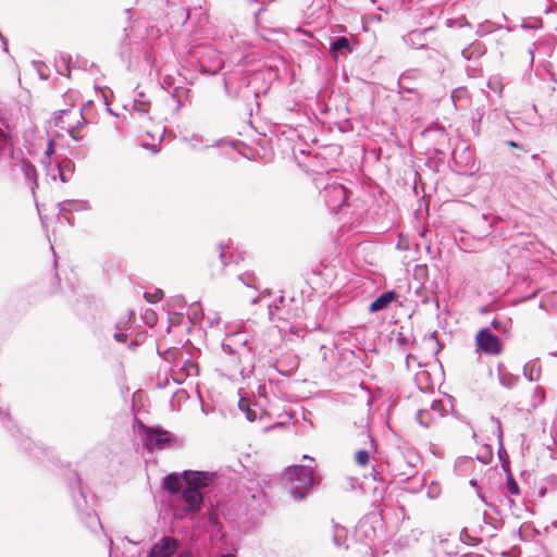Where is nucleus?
<instances>
[{
    "label": "nucleus",
    "instance_id": "nucleus-27",
    "mask_svg": "<svg viewBox=\"0 0 557 557\" xmlns=\"http://www.w3.org/2000/svg\"><path fill=\"white\" fill-rule=\"evenodd\" d=\"M221 557H235L233 554H224Z\"/></svg>",
    "mask_w": 557,
    "mask_h": 557
},
{
    "label": "nucleus",
    "instance_id": "nucleus-12",
    "mask_svg": "<svg viewBox=\"0 0 557 557\" xmlns=\"http://www.w3.org/2000/svg\"><path fill=\"white\" fill-rule=\"evenodd\" d=\"M355 461L361 467H364L370 461V454L366 449H360L355 455Z\"/></svg>",
    "mask_w": 557,
    "mask_h": 557
},
{
    "label": "nucleus",
    "instance_id": "nucleus-8",
    "mask_svg": "<svg viewBox=\"0 0 557 557\" xmlns=\"http://www.w3.org/2000/svg\"><path fill=\"white\" fill-rule=\"evenodd\" d=\"M398 298V295L394 290L383 293L369 306L370 312H375L387 308L394 300Z\"/></svg>",
    "mask_w": 557,
    "mask_h": 557
},
{
    "label": "nucleus",
    "instance_id": "nucleus-7",
    "mask_svg": "<svg viewBox=\"0 0 557 557\" xmlns=\"http://www.w3.org/2000/svg\"><path fill=\"white\" fill-rule=\"evenodd\" d=\"M149 448L162 449L170 442V433L162 430L151 429L147 433Z\"/></svg>",
    "mask_w": 557,
    "mask_h": 557
},
{
    "label": "nucleus",
    "instance_id": "nucleus-4",
    "mask_svg": "<svg viewBox=\"0 0 557 557\" xmlns=\"http://www.w3.org/2000/svg\"><path fill=\"white\" fill-rule=\"evenodd\" d=\"M214 476V473L211 472L184 471L182 473V479L185 485H188L198 491L209 486L213 482Z\"/></svg>",
    "mask_w": 557,
    "mask_h": 557
},
{
    "label": "nucleus",
    "instance_id": "nucleus-14",
    "mask_svg": "<svg viewBox=\"0 0 557 557\" xmlns=\"http://www.w3.org/2000/svg\"><path fill=\"white\" fill-rule=\"evenodd\" d=\"M417 418L419 422L424 426H429L432 423L430 412L426 409L419 410L417 413Z\"/></svg>",
    "mask_w": 557,
    "mask_h": 557
},
{
    "label": "nucleus",
    "instance_id": "nucleus-9",
    "mask_svg": "<svg viewBox=\"0 0 557 557\" xmlns=\"http://www.w3.org/2000/svg\"><path fill=\"white\" fill-rule=\"evenodd\" d=\"M184 484L185 483L182 476L180 478L176 474L168 475L163 482L164 490H166L171 494H176L181 490L183 491V488L185 487Z\"/></svg>",
    "mask_w": 557,
    "mask_h": 557
},
{
    "label": "nucleus",
    "instance_id": "nucleus-24",
    "mask_svg": "<svg viewBox=\"0 0 557 557\" xmlns=\"http://www.w3.org/2000/svg\"><path fill=\"white\" fill-rule=\"evenodd\" d=\"M467 428L470 430L471 436L475 438L476 434L473 432L472 428L467 425Z\"/></svg>",
    "mask_w": 557,
    "mask_h": 557
},
{
    "label": "nucleus",
    "instance_id": "nucleus-26",
    "mask_svg": "<svg viewBox=\"0 0 557 557\" xmlns=\"http://www.w3.org/2000/svg\"><path fill=\"white\" fill-rule=\"evenodd\" d=\"M302 459H305V460H311V461L313 460V459H312L311 457H309L308 455H304Z\"/></svg>",
    "mask_w": 557,
    "mask_h": 557
},
{
    "label": "nucleus",
    "instance_id": "nucleus-22",
    "mask_svg": "<svg viewBox=\"0 0 557 557\" xmlns=\"http://www.w3.org/2000/svg\"><path fill=\"white\" fill-rule=\"evenodd\" d=\"M508 146L511 147V148H518V144L516 141H512V140H509L508 141Z\"/></svg>",
    "mask_w": 557,
    "mask_h": 557
},
{
    "label": "nucleus",
    "instance_id": "nucleus-17",
    "mask_svg": "<svg viewBox=\"0 0 557 557\" xmlns=\"http://www.w3.org/2000/svg\"><path fill=\"white\" fill-rule=\"evenodd\" d=\"M213 255L220 259L221 268H224L226 265L224 250L221 247H218L214 249Z\"/></svg>",
    "mask_w": 557,
    "mask_h": 557
},
{
    "label": "nucleus",
    "instance_id": "nucleus-18",
    "mask_svg": "<svg viewBox=\"0 0 557 557\" xmlns=\"http://www.w3.org/2000/svg\"><path fill=\"white\" fill-rule=\"evenodd\" d=\"M508 491L512 495H518L520 493L519 486H518L517 482L513 479H510L508 481Z\"/></svg>",
    "mask_w": 557,
    "mask_h": 557
},
{
    "label": "nucleus",
    "instance_id": "nucleus-6",
    "mask_svg": "<svg viewBox=\"0 0 557 557\" xmlns=\"http://www.w3.org/2000/svg\"><path fill=\"white\" fill-rule=\"evenodd\" d=\"M182 498L187 504L186 510L188 512L194 513L200 511L203 503V495L200 491L185 485L182 491Z\"/></svg>",
    "mask_w": 557,
    "mask_h": 557
},
{
    "label": "nucleus",
    "instance_id": "nucleus-10",
    "mask_svg": "<svg viewBox=\"0 0 557 557\" xmlns=\"http://www.w3.org/2000/svg\"><path fill=\"white\" fill-rule=\"evenodd\" d=\"M349 50V41L346 37L337 38L331 46V53L334 59H337V51L339 50Z\"/></svg>",
    "mask_w": 557,
    "mask_h": 557
},
{
    "label": "nucleus",
    "instance_id": "nucleus-19",
    "mask_svg": "<svg viewBox=\"0 0 557 557\" xmlns=\"http://www.w3.org/2000/svg\"><path fill=\"white\" fill-rule=\"evenodd\" d=\"M53 151H54V141L52 139H50L48 141V146H47L45 153H46V156L49 157L53 153Z\"/></svg>",
    "mask_w": 557,
    "mask_h": 557
},
{
    "label": "nucleus",
    "instance_id": "nucleus-2",
    "mask_svg": "<svg viewBox=\"0 0 557 557\" xmlns=\"http://www.w3.org/2000/svg\"><path fill=\"white\" fill-rule=\"evenodd\" d=\"M54 124L60 129L69 132L74 140H79L84 137L82 128L86 125V120L79 110L73 109L71 106L67 109L59 110V114L54 116Z\"/></svg>",
    "mask_w": 557,
    "mask_h": 557
},
{
    "label": "nucleus",
    "instance_id": "nucleus-25",
    "mask_svg": "<svg viewBox=\"0 0 557 557\" xmlns=\"http://www.w3.org/2000/svg\"><path fill=\"white\" fill-rule=\"evenodd\" d=\"M152 151H153L154 153H157V152L159 151V148H158V146H157V145H153V146H152Z\"/></svg>",
    "mask_w": 557,
    "mask_h": 557
},
{
    "label": "nucleus",
    "instance_id": "nucleus-1",
    "mask_svg": "<svg viewBox=\"0 0 557 557\" xmlns=\"http://www.w3.org/2000/svg\"><path fill=\"white\" fill-rule=\"evenodd\" d=\"M284 480L294 497L302 499L314 482L313 470L304 466H292L286 470Z\"/></svg>",
    "mask_w": 557,
    "mask_h": 557
},
{
    "label": "nucleus",
    "instance_id": "nucleus-15",
    "mask_svg": "<svg viewBox=\"0 0 557 557\" xmlns=\"http://www.w3.org/2000/svg\"><path fill=\"white\" fill-rule=\"evenodd\" d=\"M23 171L29 181H36L37 173H36V169L34 165L25 162L23 164Z\"/></svg>",
    "mask_w": 557,
    "mask_h": 557
},
{
    "label": "nucleus",
    "instance_id": "nucleus-23",
    "mask_svg": "<svg viewBox=\"0 0 557 557\" xmlns=\"http://www.w3.org/2000/svg\"><path fill=\"white\" fill-rule=\"evenodd\" d=\"M178 557H193V555L189 552H183Z\"/></svg>",
    "mask_w": 557,
    "mask_h": 557
},
{
    "label": "nucleus",
    "instance_id": "nucleus-11",
    "mask_svg": "<svg viewBox=\"0 0 557 557\" xmlns=\"http://www.w3.org/2000/svg\"><path fill=\"white\" fill-rule=\"evenodd\" d=\"M164 297V293L162 289L160 288H157L154 292L152 293H144V298L148 301V302H151V304H156V302H159L160 300H162V298Z\"/></svg>",
    "mask_w": 557,
    "mask_h": 557
},
{
    "label": "nucleus",
    "instance_id": "nucleus-3",
    "mask_svg": "<svg viewBox=\"0 0 557 557\" xmlns=\"http://www.w3.org/2000/svg\"><path fill=\"white\" fill-rule=\"evenodd\" d=\"M476 350L486 356H499L504 351V343L488 327H482L478 331L475 338Z\"/></svg>",
    "mask_w": 557,
    "mask_h": 557
},
{
    "label": "nucleus",
    "instance_id": "nucleus-5",
    "mask_svg": "<svg viewBox=\"0 0 557 557\" xmlns=\"http://www.w3.org/2000/svg\"><path fill=\"white\" fill-rule=\"evenodd\" d=\"M178 548V541L171 536H163L156 543L147 557H171Z\"/></svg>",
    "mask_w": 557,
    "mask_h": 557
},
{
    "label": "nucleus",
    "instance_id": "nucleus-21",
    "mask_svg": "<svg viewBox=\"0 0 557 557\" xmlns=\"http://www.w3.org/2000/svg\"><path fill=\"white\" fill-rule=\"evenodd\" d=\"M491 455H492V451H491V449H488L486 451L485 458H480V460L483 462H486L490 459Z\"/></svg>",
    "mask_w": 557,
    "mask_h": 557
},
{
    "label": "nucleus",
    "instance_id": "nucleus-13",
    "mask_svg": "<svg viewBox=\"0 0 557 557\" xmlns=\"http://www.w3.org/2000/svg\"><path fill=\"white\" fill-rule=\"evenodd\" d=\"M239 408H240L243 411H245V413H246V418H247L250 422H252V421H255V420H256V418H257V413H256V411H255V410H252V409H250V408H249L248 403H247V400H246V399H240V400H239Z\"/></svg>",
    "mask_w": 557,
    "mask_h": 557
},
{
    "label": "nucleus",
    "instance_id": "nucleus-20",
    "mask_svg": "<svg viewBox=\"0 0 557 557\" xmlns=\"http://www.w3.org/2000/svg\"><path fill=\"white\" fill-rule=\"evenodd\" d=\"M146 317H147L148 323H150L151 325H153L156 323L157 315L154 314L153 311H151L150 313H147Z\"/></svg>",
    "mask_w": 557,
    "mask_h": 557
},
{
    "label": "nucleus",
    "instance_id": "nucleus-16",
    "mask_svg": "<svg viewBox=\"0 0 557 557\" xmlns=\"http://www.w3.org/2000/svg\"><path fill=\"white\" fill-rule=\"evenodd\" d=\"M10 145V138L0 128V152L3 151Z\"/></svg>",
    "mask_w": 557,
    "mask_h": 557
}]
</instances>
